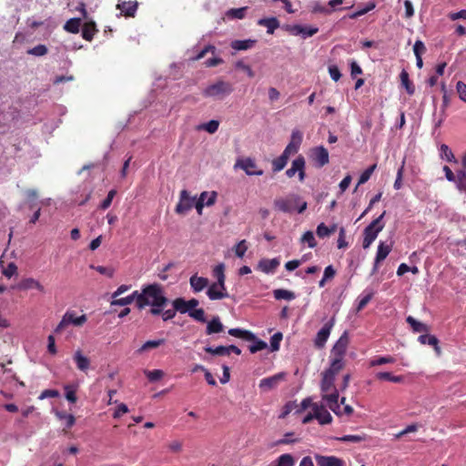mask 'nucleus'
<instances>
[{
	"label": "nucleus",
	"instance_id": "obj_2",
	"mask_svg": "<svg viewBox=\"0 0 466 466\" xmlns=\"http://www.w3.org/2000/svg\"><path fill=\"white\" fill-rule=\"evenodd\" d=\"M143 295L147 302V306H166L168 302L165 297L162 287L157 283H153L143 287Z\"/></svg>",
	"mask_w": 466,
	"mask_h": 466
},
{
	"label": "nucleus",
	"instance_id": "obj_36",
	"mask_svg": "<svg viewBox=\"0 0 466 466\" xmlns=\"http://www.w3.org/2000/svg\"><path fill=\"white\" fill-rule=\"evenodd\" d=\"M80 24V18H71L66 22L64 29L69 33L77 34L79 32Z\"/></svg>",
	"mask_w": 466,
	"mask_h": 466
},
{
	"label": "nucleus",
	"instance_id": "obj_3",
	"mask_svg": "<svg viewBox=\"0 0 466 466\" xmlns=\"http://www.w3.org/2000/svg\"><path fill=\"white\" fill-rule=\"evenodd\" d=\"M386 214L384 211L380 217L374 219L370 225H368L363 231V248H368L370 247L372 242L377 238L378 234L384 228V223L382 219Z\"/></svg>",
	"mask_w": 466,
	"mask_h": 466
},
{
	"label": "nucleus",
	"instance_id": "obj_12",
	"mask_svg": "<svg viewBox=\"0 0 466 466\" xmlns=\"http://www.w3.org/2000/svg\"><path fill=\"white\" fill-rule=\"evenodd\" d=\"M286 374L284 372L277 373L273 376L262 379L259 381V388L263 390H270L276 388L280 381L284 380Z\"/></svg>",
	"mask_w": 466,
	"mask_h": 466
},
{
	"label": "nucleus",
	"instance_id": "obj_33",
	"mask_svg": "<svg viewBox=\"0 0 466 466\" xmlns=\"http://www.w3.org/2000/svg\"><path fill=\"white\" fill-rule=\"evenodd\" d=\"M400 77L401 85L405 87L407 93L409 95H413L415 92V87H414L413 84L410 81L408 72L405 70H402L400 75Z\"/></svg>",
	"mask_w": 466,
	"mask_h": 466
},
{
	"label": "nucleus",
	"instance_id": "obj_22",
	"mask_svg": "<svg viewBox=\"0 0 466 466\" xmlns=\"http://www.w3.org/2000/svg\"><path fill=\"white\" fill-rule=\"evenodd\" d=\"M189 283L194 292H199L208 285V279L204 277L193 275L189 279Z\"/></svg>",
	"mask_w": 466,
	"mask_h": 466
},
{
	"label": "nucleus",
	"instance_id": "obj_48",
	"mask_svg": "<svg viewBox=\"0 0 466 466\" xmlns=\"http://www.w3.org/2000/svg\"><path fill=\"white\" fill-rule=\"evenodd\" d=\"M282 338H283V335L281 332H276L270 338V350L271 351H278L279 350Z\"/></svg>",
	"mask_w": 466,
	"mask_h": 466
},
{
	"label": "nucleus",
	"instance_id": "obj_30",
	"mask_svg": "<svg viewBox=\"0 0 466 466\" xmlns=\"http://www.w3.org/2000/svg\"><path fill=\"white\" fill-rule=\"evenodd\" d=\"M256 43L257 40L253 39L235 40L231 42L230 46L233 49L241 51L252 48Z\"/></svg>",
	"mask_w": 466,
	"mask_h": 466
},
{
	"label": "nucleus",
	"instance_id": "obj_25",
	"mask_svg": "<svg viewBox=\"0 0 466 466\" xmlns=\"http://www.w3.org/2000/svg\"><path fill=\"white\" fill-rule=\"evenodd\" d=\"M228 334L230 336L239 338L245 340H253L256 339V335L249 330L241 329L238 328H233L228 329Z\"/></svg>",
	"mask_w": 466,
	"mask_h": 466
},
{
	"label": "nucleus",
	"instance_id": "obj_39",
	"mask_svg": "<svg viewBox=\"0 0 466 466\" xmlns=\"http://www.w3.org/2000/svg\"><path fill=\"white\" fill-rule=\"evenodd\" d=\"M276 463L274 466H294L295 460L291 454L285 453L277 459Z\"/></svg>",
	"mask_w": 466,
	"mask_h": 466
},
{
	"label": "nucleus",
	"instance_id": "obj_5",
	"mask_svg": "<svg viewBox=\"0 0 466 466\" xmlns=\"http://www.w3.org/2000/svg\"><path fill=\"white\" fill-rule=\"evenodd\" d=\"M235 167H240L245 171V173L248 176H261L263 175V170L258 168V165L256 161L250 157L239 158L237 160L235 164Z\"/></svg>",
	"mask_w": 466,
	"mask_h": 466
},
{
	"label": "nucleus",
	"instance_id": "obj_57",
	"mask_svg": "<svg viewBox=\"0 0 466 466\" xmlns=\"http://www.w3.org/2000/svg\"><path fill=\"white\" fill-rule=\"evenodd\" d=\"M457 188L460 191L466 192V173L464 171H459L457 173Z\"/></svg>",
	"mask_w": 466,
	"mask_h": 466
},
{
	"label": "nucleus",
	"instance_id": "obj_46",
	"mask_svg": "<svg viewBox=\"0 0 466 466\" xmlns=\"http://www.w3.org/2000/svg\"><path fill=\"white\" fill-rule=\"evenodd\" d=\"M64 390L66 391V399L71 403H76L77 400L76 387L72 385H66Z\"/></svg>",
	"mask_w": 466,
	"mask_h": 466
},
{
	"label": "nucleus",
	"instance_id": "obj_17",
	"mask_svg": "<svg viewBox=\"0 0 466 466\" xmlns=\"http://www.w3.org/2000/svg\"><path fill=\"white\" fill-rule=\"evenodd\" d=\"M73 360L76 365V368L83 371L86 372L90 367V360L83 354L81 350H77L75 351L73 355Z\"/></svg>",
	"mask_w": 466,
	"mask_h": 466
},
{
	"label": "nucleus",
	"instance_id": "obj_50",
	"mask_svg": "<svg viewBox=\"0 0 466 466\" xmlns=\"http://www.w3.org/2000/svg\"><path fill=\"white\" fill-rule=\"evenodd\" d=\"M219 127V122L218 120H210L208 123H205L199 127L200 129L206 130L209 134H214Z\"/></svg>",
	"mask_w": 466,
	"mask_h": 466
},
{
	"label": "nucleus",
	"instance_id": "obj_19",
	"mask_svg": "<svg viewBox=\"0 0 466 466\" xmlns=\"http://www.w3.org/2000/svg\"><path fill=\"white\" fill-rule=\"evenodd\" d=\"M390 251H391V245H386L384 242H380V244L378 246L377 254L375 257L373 271H375L377 269L378 265L388 257V255L390 254Z\"/></svg>",
	"mask_w": 466,
	"mask_h": 466
},
{
	"label": "nucleus",
	"instance_id": "obj_31",
	"mask_svg": "<svg viewBox=\"0 0 466 466\" xmlns=\"http://www.w3.org/2000/svg\"><path fill=\"white\" fill-rule=\"evenodd\" d=\"M344 367L343 358L335 357L333 360L331 361V364L328 370H326L324 372L336 376Z\"/></svg>",
	"mask_w": 466,
	"mask_h": 466
},
{
	"label": "nucleus",
	"instance_id": "obj_1",
	"mask_svg": "<svg viewBox=\"0 0 466 466\" xmlns=\"http://www.w3.org/2000/svg\"><path fill=\"white\" fill-rule=\"evenodd\" d=\"M234 91L233 85L228 81L218 79L203 89L202 95L217 100H223Z\"/></svg>",
	"mask_w": 466,
	"mask_h": 466
},
{
	"label": "nucleus",
	"instance_id": "obj_18",
	"mask_svg": "<svg viewBox=\"0 0 466 466\" xmlns=\"http://www.w3.org/2000/svg\"><path fill=\"white\" fill-rule=\"evenodd\" d=\"M280 261L278 258L271 259L264 258L258 262V268L266 274L274 273L276 268L279 266Z\"/></svg>",
	"mask_w": 466,
	"mask_h": 466
},
{
	"label": "nucleus",
	"instance_id": "obj_61",
	"mask_svg": "<svg viewBox=\"0 0 466 466\" xmlns=\"http://www.w3.org/2000/svg\"><path fill=\"white\" fill-rule=\"evenodd\" d=\"M116 194V189H111L106 198L102 201V203L100 204V208L102 209H106L110 207L112 201H113V198H115Z\"/></svg>",
	"mask_w": 466,
	"mask_h": 466
},
{
	"label": "nucleus",
	"instance_id": "obj_44",
	"mask_svg": "<svg viewBox=\"0 0 466 466\" xmlns=\"http://www.w3.org/2000/svg\"><path fill=\"white\" fill-rule=\"evenodd\" d=\"M173 307L175 309L176 311H178L180 313H187L190 310H188L187 309V300H185L184 299L182 298H177L174 301H173Z\"/></svg>",
	"mask_w": 466,
	"mask_h": 466
},
{
	"label": "nucleus",
	"instance_id": "obj_54",
	"mask_svg": "<svg viewBox=\"0 0 466 466\" xmlns=\"http://www.w3.org/2000/svg\"><path fill=\"white\" fill-rule=\"evenodd\" d=\"M144 372L149 381H157L164 376V372L161 370H145Z\"/></svg>",
	"mask_w": 466,
	"mask_h": 466
},
{
	"label": "nucleus",
	"instance_id": "obj_23",
	"mask_svg": "<svg viewBox=\"0 0 466 466\" xmlns=\"http://www.w3.org/2000/svg\"><path fill=\"white\" fill-rule=\"evenodd\" d=\"M213 277L217 279V282L219 285V288L223 290L226 289L225 280V265L223 263H220L217 265L213 268Z\"/></svg>",
	"mask_w": 466,
	"mask_h": 466
},
{
	"label": "nucleus",
	"instance_id": "obj_53",
	"mask_svg": "<svg viewBox=\"0 0 466 466\" xmlns=\"http://www.w3.org/2000/svg\"><path fill=\"white\" fill-rule=\"evenodd\" d=\"M188 315L192 319L199 322L205 323L207 321V319L205 317V311L203 309H195L193 310H190Z\"/></svg>",
	"mask_w": 466,
	"mask_h": 466
},
{
	"label": "nucleus",
	"instance_id": "obj_40",
	"mask_svg": "<svg viewBox=\"0 0 466 466\" xmlns=\"http://www.w3.org/2000/svg\"><path fill=\"white\" fill-rule=\"evenodd\" d=\"M165 343V339H156V340H147L146 341L140 349H138V352L139 353H142L144 351H147L150 349H156L161 345H163Z\"/></svg>",
	"mask_w": 466,
	"mask_h": 466
},
{
	"label": "nucleus",
	"instance_id": "obj_10",
	"mask_svg": "<svg viewBox=\"0 0 466 466\" xmlns=\"http://www.w3.org/2000/svg\"><path fill=\"white\" fill-rule=\"evenodd\" d=\"M322 400L327 402L329 408L338 416L341 415V410L339 403V391L337 389L331 390L330 393H323Z\"/></svg>",
	"mask_w": 466,
	"mask_h": 466
},
{
	"label": "nucleus",
	"instance_id": "obj_21",
	"mask_svg": "<svg viewBox=\"0 0 466 466\" xmlns=\"http://www.w3.org/2000/svg\"><path fill=\"white\" fill-rule=\"evenodd\" d=\"M258 25L267 27V33L272 35L279 27V21L277 17H267L259 19Z\"/></svg>",
	"mask_w": 466,
	"mask_h": 466
},
{
	"label": "nucleus",
	"instance_id": "obj_13",
	"mask_svg": "<svg viewBox=\"0 0 466 466\" xmlns=\"http://www.w3.org/2000/svg\"><path fill=\"white\" fill-rule=\"evenodd\" d=\"M313 411L315 419L319 424L326 425L332 422V416L322 404L315 403L313 405Z\"/></svg>",
	"mask_w": 466,
	"mask_h": 466
},
{
	"label": "nucleus",
	"instance_id": "obj_20",
	"mask_svg": "<svg viewBox=\"0 0 466 466\" xmlns=\"http://www.w3.org/2000/svg\"><path fill=\"white\" fill-rule=\"evenodd\" d=\"M207 295L211 300L222 299L228 297L227 290L221 289L218 283H213L209 286Z\"/></svg>",
	"mask_w": 466,
	"mask_h": 466
},
{
	"label": "nucleus",
	"instance_id": "obj_60",
	"mask_svg": "<svg viewBox=\"0 0 466 466\" xmlns=\"http://www.w3.org/2000/svg\"><path fill=\"white\" fill-rule=\"evenodd\" d=\"M288 161H286L284 159V157H277L275 158L273 161H272V169L274 172H279L280 170H282L286 165H287Z\"/></svg>",
	"mask_w": 466,
	"mask_h": 466
},
{
	"label": "nucleus",
	"instance_id": "obj_34",
	"mask_svg": "<svg viewBox=\"0 0 466 466\" xmlns=\"http://www.w3.org/2000/svg\"><path fill=\"white\" fill-rule=\"evenodd\" d=\"M129 298H132V302L136 301V305L138 309H143L147 307V301L145 299V295H143V289L141 292L135 290L132 294L128 295Z\"/></svg>",
	"mask_w": 466,
	"mask_h": 466
},
{
	"label": "nucleus",
	"instance_id": "obj_11",
	"mask_svg": "<svg viewBox=\"0 0 466 466\" xmlns=\"http://www.w3.org/2000/svg\"><path fill=\"white\" fill-rule=\"evenodd\" d=\"M311 158L319 167H322L329 163V152L322 146L314 147L311 150Z\"/></svg>",
	"mask_w": 466,
	"mask_h": 466
},
{
	"label": "nucleus",
	"instance_id": "obj_42",
	"mask_svg": "<svg viewBox=\"0 0 466 466\" xmlns=\"http://www.w3.org/2000/svg\"><path fill=\"white\" fill-rule=\"evenodd\" d=\"M21 287L25 289H36L40 291L44 290V287L40 284V282L32 278H28L23 280Z\"/></svg>",
	"mask_w": 466,
	"mask_h": 466
},
{
	"label": "nucleus",
	"instance_id": "obj_37",
	"mask_svg": "<svg viewBox=\"0 0 466 466\" xmlns=\"http://www.w3.org/2000/svg\"><path fill=\"white\" fill-rule=\"evenodd\" d=\"M440 156L442 159H445L448 162L457 163V159L455 158L454 154L446 144H442L441 146Z\"/></svg>",
	"mask_w": 466,
	"mask_h": 466
},
{
	"label": "nucleus",
	"instance_id": "obj_62",
	"mask_svg": "<svg viewBox=\"0 0 466 466\" xmlns=\"http://www.w3.org/2000/svg\"><path fill=\"white\" fill-rule=\"evenodd\" d=\"M348 245L349 244L346 241V230L343 227H341L339 231L338 248H345L348 247Z\"/></svg>",
	"mask_w": 466,
	"mask_h": 466
},
{
	"label": "nucleus",
	"instance_id": "obj_15",
	"mask_svg": "<svg viewBox=\"0 0 466 466\" xmlns=\"http://www.w3.org/2000/svg\"><path fill=\"white\" fill-rule=\"evenodd\" d=\"M348 344L349 337L347 335V332H344L333 346V349L331 350L332 354L335 357L343 358L346 353Z\"/></svg>",
	"mask_w": 466,
	"mask_h": 466
},
{
	"label": "nucleus",
	"instance_id": "obj_47",
	"mask_svg": "<svg viewBox=\"0 0 466 466\" xmlns=\"http://www.w3.org/2000/svg\"><path fill=\"white\" fill-rule=\"evenodd\" d=\"M56 415L58 419L66 420V427L67 429L72 428L76 422V419L72 414H66V412L57 411Z\"/></svg>",
	"mask_w": 466,
	"mask_h": 466
},
{
	"label": "nucleus",
	"instance_id": "obj_38",
	"mask_svg": "<svg viewBox=\"0 0 466 466\" xmlns=\"http://www.w3.org/2000/svg\"><path fill=\"white\" fill-rule=\"evenodd\" d=\"M376 378L380 380H389L394 383H400L403 380V378L401 376H395L392 375L390 372L387 371L378 372L376 374Z\"/></svg>",
	"mask_w": 466,
	"mask_h": 466
},
{
	"label": "nucleus",
	"instance_id": "obj_29",
	"mask_svg": "<svg viewBox=\"0 0 466 466\" xmlns=\"http://www.w3.org/2000/svg\"><path fill=\"white\" fill-rule=\"evenodd\" d=\"M96 32V23L93 21L86 22L82 27V37L86 41H91Z\"/></svg>",
	"mask_w": 466,
	"mask_h": 466
},
{
	"label": "nucleus",
	"instance_id": "obj_64",
	"mask_svg": "<svg viewBox=\"0 0 466 466\" xmlns=\"http://www.w3.org/2000/svg\"><path fill=\"white\" fill-rule=\"evenodd\" d=\"M457 92L459 94L460 98L466 102V84L459 81L456 85Z\"/></svg>",
	"mask_w": 466,
	"mask_h": 466
},
{
	"label": "nucleus",
	"instance_id": "obj_27",
	"mask_svg": "<svg viewBox=\"0 0 466 466\" xmlns=\"http://www.w3.org/2000/svg\"><path fill=\"white\" fill-rule=\"evenodd\" d=\"M66 318V320L67 322V325L73 324L74 326L80 327L84 325L86 322V316L85 314L81 316H76V313L67 311L64 315Z\"/></svg>",
	"mask_w": 466,
	"mask_h": 466
},
{
	"label": "nucleus",
	"instance_id": "obj_16",
	"mask_svg": "<svg viewBox=\"0 0 466 466\" xmlns=\"http://www.w3.org/2000/svg\"><path fill=\"white\" fill-rule=\"evenodd\" d=\"M116 8L126 16L134 17L137 9V3L135 1L119 0Z\"/></svg>",
	"mask_w": 466,
	"mask_h": 466
},
{
	"label": "nucleus",
	"instance_id": "obj_9",
	"mask_svg": "<svg viewBox=\"0 0 466 466\" xmlns=\"http://www.w3.org/2000/svg\"><path fill=\"white\" fill-rule=\"evenodd\" d=\"M217 199V193L212 191L210 193L204 191L200 194L198 200H195L194 206L199 215L202 214V209L205 206L210 207L215 204Z\"/></svg>",
	"mask_w": 466,
	"mask_h": 466
},
{
	"label": "nucleus",
	"instance_id": "obj_58",
	"mask_svg": "<svg viewBox=\"0 0 466 466\" xmlns=\"http://www.w3.org/2000/svg\"><path fill=\"white\" fill-rule=\"evenodd\" d=\"M247 250L248 246L245 239L239 241L234 248L235 254L238 258H243Z\"/></svg>",
	"mask_w": 466,
	"mask_h": 466
},
{
	"label": "nucleus",
	"instance_id": "obj_8",
	"mask_svg": "<svg viewBox=\"0 0 466 466\" xmlns=\"http://www.w3.org/2000/svg\"><path fill=\"white\" fill-rule=\"evenodd\" d=\"M298 198H299L297 196H291L287 198H276L273 203L274 208L279 211H281L284 213H290L295 208Z\"/></svg>",
	"mask_w": 466,
	"mask_h": 466
},
{
	"label": "nucleus",
	"instance_id": "obj_4",
	"mask_svg": "<svg viewBox=\"0 0 466 466\" xmlns=\"http://www.w3.org/2000/svg\"><path fill=\"white\" fill-rule=\"evenodd\" d=\"M196 198L190 197L187 190L183 189L180 192L179 201L176 206L175 211L176 213L179 215H184L187 211H189L193 207L195 203Z\"/></svg>",
	"mask_w": 466,
	"mask_h": 466
},
{
	"label": "nucleus",
	"instance_id": "obj_63",
	"mask_svg": "<svg viewBox=\"0 0 466 466\" xmlns=\"http://www.w3.org/2000/svg\"><path fill=\"white\" fill-rule=\"evenodd\" d=\"M413 52L415 56H421L426 52L425 45L422 41L417 40L413 46Z\"/></svg>",
	"mask_w": 466,
	"mask_h": 466
},
{
	"label": "nucleus",
	"instance_id": "obj_14",
	"mask_svg": "<svg viewBox=\"0 0 466 466\" xmlns=\"http://www.w3.org/2000/svg\"><path fill=\"white\" fill-rule=\"evenodd\" d=\"M318 466H345V461L335 456L315 455Z\"/></svg>",
	"mask_w": 466,
	"mask_h": 466
},
{
	"label": "nucleus",
	"instance_id": "obj_26",
	"mask_svg": "<svg viewBox=\"0 0 466 466\" xmlns=\"http://www.w3.org/2000/svg\"><path fill=\"white\" fill-rule=\"evenodd\" d=\"M418 340L422 345L427 344L432 346L438 354L441 353V349L439 347V339L435 336L429 334L420 335Z\"/></svg>",
	"mask_w": 466,
	"mask_h": 466
},
{
	"label": "nucleus",
	"instance_id": "obj_28",
	"mask_svg": "<svg viewBox=\"0 0 466 466\" xmlns=\"http://www.w3.org/2000/svg\"><path fill=\"white\" fill-rule=\"evenodd\" d=\"M334 380H335V377L332 376V375H329L326 372H323L322 374V380H321V384H320V389H321V391L323 393H327V392H329L331 390H334L335 386H334Z\"/></svg>",
	"mask_w": 466,
	"mask_h": 466
},
{
	"label": "nucleus",
	"instance_id": "obj_55",
	"mask_svg": "<svg viewBox=\"0 0 466 466\" xmlns=\"http://www.w3.org/2000/svg\"><path fill=\"white\" fill-rule=\"evenodd\" d=\"M302 142V134L299 130H293L290 137L289 143L293 145V147H296V149L299 151V148Z\"/></svg>",
	"mask_w": 466,
	"mask_h": 466
},
{
	"label": "nucleus",
	"instance_id": "obj_35",
	"mask_svg": "<svg viewBox=\"0 0 466 466\" xmlns=\"http://www.w3.org/2000/svg\"><path fill=\"white\" fill-rule=\"evenodd\" d=\"M406 321L410 325L415 332H427L429 330V327L426 324L416 320L411 316H409Z\"/></svg>",
	"mask_w": 466,
	"mask_h": 466
},
{
	"label": "nucleus",
	"instance_id": "obj_56",
	"mask_svg": "<svg viewBox=\"0 0 466 466\" xmlns=\"http://www.w3.org/2000/svg\"><path fill=\"white\" fill-rule=\"evenodd\" d=\"M394 362H395V359L393 357L384 356V357H380L376 360H372L370 363V366L374 367V366H380V365L394 363Z\"/></svg>",
	"mask_w": 466,
	"mask_h": 466
},
{
	"label": "nucleus",
	"instance_id": "obj_45",
	"mask_svg": "<svg viewBox=\"0 0 466 466\" xmlns=\"http://www.w3.org/2000/svg\"><path fill=\"white\" fill-rule=\"evenodd\" d=\"M376 168H377V164H373L372 166H370L367 169H365L360 176L358 185L366 183L370 178L372 173L375 171Z\"/></svg>",
	"mask_w": 466,
	"mask_h": 466
},
{
	"label": "nucleus",
	"instance_id": "obj_41",
	"mask_svg": "<svg viewBox=\"0 0 466 466\" xmlns=\"http://www.w3.org/2000/svg\"><path fill=\"white\" fill-rule=\"evenodd\" d=\"M310 12L313 14L329 15L332 10L322 5L319 1H314L310 5Z\"/></svg>",
	"mask_w": 466,
	"mask_h": 466
},
{
	"label": "nucleus",
	"instance_id": "obj_49",
	"mask_svg": "<svg viewBox=\"0 0 466 466\" xmlns=\"http://www.w3.org/2000/svg\"><path fill=\"white\" fill-rule=\"evenodd\" d=\"M251 341L253 342V344L248 347V350L251 353H256L259 350H265L268 347L265 341L258 339L257 337L256 339H253Z\"/></svg>",
	"mask_w": 466,
	"mask_h": 466
},
{
	"label": "nucleus",
	"instance_id": "obj_43",
	"mask_svg": "<svg viewBox=\"0 0 466 466\" xmlns=\"http://www.w3.org/2000/svg\"><path fill=\"white\" fill-rule=\"evenodd\" d=\"M204 350L212 355L228 356V346H218L216 348L208 346L204 348Z\"/></svg>",
	"mask_w": 466,
	"mask_h": 466
},
{
	"label": "nucleus",
	"instance_id": "obj_52",
	"mask_svg": "<svg viewBox=\"0 0 466 466\" xmlns=\"http://www.w3.org/2000/svg\"><path fill=\"white\" fill-rule=\"evenodd\" d=\"M301 242L307 243L311 248L317 246V241L312 231L305 232L301 237Z\"/></svg>",
	"mask_w": 466,
	"mask_h": 466
},
{
	"label": "nucleus",
	"instance_id": "obj_24",
	"mask_svg": "<svg viewBox=\"0 0 466 466\" xmlns=\"http://www.w3.org/2000/svg\"><path fill=\"white\" fill-rule=\"evenodd\" d=\"M224 326L220 321L219 317H214L207 325L206 333L207 335H211L215 333H219L223 331Z\"/></svg>",
	"mask_w": 466,
	"mask_h": 466
},
{
	"label": "nucleus",
	"instance_id": "obj_51",
	"mask_svg": "<svg viewBox=\"0 0 466 466\" xmlns=\"http://www.w3.org/2000/svg\"><path fill=\"white\" fill-rule=\"evenodd\" d=\"M339 441L341 442H361L365 441V435H344L342 437L337 438Z\"/></svg>",
	"mask_w": 466,
	"mask_h": 466
},
{
	"label": "nucleus",
	"instance_id": "obj_7",
	"mask_svg": "<svg viewBox=\"0 0 466 466\" xmlns=\"http://www.w3.org/2000/svg\"><path fill=\"white\" fill-rule=\"evenodd\" d=\"M335 319L334 318H331L329 321L324 324V326L319 330V332L316 335V338L314 339V345L318 349L324 348L329 335L330 331L332 329V327L334 326Z\"/></svg>",
	"mask_w": 466,
	"mask_h": 466
},
{
	"label": "nucleus",
	"instance_id": "obj_6",
	"mask_svg": "<svg viewBox=\"0 0 466 466\" xmlns=\"http://www.w3.org/2000/svg\"><path fill=\"white\" fill-rule=\"evenodd\" d=\"M305 163L306 162L304 157L299 156L292 161L291 167L286 170V176L288 177H292L296 173H298L299 181H304L306 177Z\"/></svg>",
	"mask_w": 466,
	"mask_h": 466
},
{
	"label": "nucleus",
	"instance_id": "obj_32",
	"mask_svg": "<svg viewBox=\"0 0 466 466\" xmlns=\"http://www.w3.org/2000/svg\"><path fill=\"white\" fill-rule=\"evenodd\" d=\"M274 298L277 300L285 299V300H292L296 298V295L293 291L278 289L273 291Z\"/></svg>",
	"mask_w": 466,
	"mask_h": 466
},
{
	"label": "nucleus",
	"instance_id": "obj_59",
	"mask_svg": "<svg viewBox=\"0 0 466 466\" xmlns=\"http://www.w3.org/2000/svg\"><path fill=\"white\" fill-rule=\"evenodd\" d=\"M47 47L45 45H37L32 49L28 50V54L35 56H42L47 54Z\"/></svg>",
	"mask_w": 466,
	"mask_h": 466
}]
</instances>
